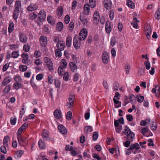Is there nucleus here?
<instances>
[{"instance_id":"nucleus-1","label":"nucleus","mask_w":160,"mask_h":160,"mask_svg":"<svg viewBox=\"0 0 160 160\" xmlns=\"http://www.w3.org/2000/svg\"><path fill=\"white\" fill-rule=\"evenodd\" d=\"M45 65L47 66L48 69L51 71H53V64L51 59L49 58L45 57L44 59Z\"/></svg>"},{"instance_id":"nucleus-2","label":"nucleus","mask_w":160,"mask_h":160,"mask_svg":"<svg viewBox=\"0 0 160 160\" xmlns=\"http://www.w3.org/2000/svg\"><path fill=\"white\" fill-rule=\"evenodd\" d=\"M88 31L87 30L83 28L80 31L78 38L80 40H85L88 35Z\"/></svg>"},{"instance_id":"nucleus-3","label":"nucleus","mask_w":160,"mask_h":160,"mask_svg":"<svg viewBox=\"0 0 160 160\" xmlns=\"http://www.w3.org/2000/svg\"><path fill=\"white\" fill-rule=\"evenodd\" d=\"M18 37L20 42L22 43H26L28 39V36L27 35L23 32H19Z\"/></svg>"},{"instance_id":"nucleus-4","label":"nucleus","mask_w":160,"mask_h":160,"mask_svg":"<svg viewBox=\"0 0 160 160\" xmlns=\"http://www.w3.org/2000/svg\"><path fill=\"white\" fill-rule=\"evenodd\" d=\"M129 148L131 151L134 150L133 152H132L134 154H136L139 152V149L140 148V147L138 144L137 143L131 144Z\"/></svg>"},{"instance_id":"nucleus-5","label":"nucleus","mask_w":160,"mask_h":160,"mask_svg":"<svg viewBox=\"0 0 160 160\" xmlns=\"http://www.w3.org/2000/svg\"><path fill=\"white\" fill-rule=\"evenodd\" d=\"M79 38L75 37L73 40V45L76 49H78L80 48L81 44V41Z\"/></svg>"},{"instance_id":"nucleus-6","label":"nucleus","mask_w":160,"mask_h":160,"mask_svg":"<svg viewBox=\"0 0 160 160\" xmlns=\"http://www.w3.org/2000/svg\"><path fill=\"white\" fill-rule=\"evenodd\" d=\"M69 102H67L66 104V106L68 108H71L73 106V102L74 100V96L73 95L71 96L69 98Z\"/></svg>"},{"instance_id":"nucleus-7","label":"nucleus","mask_w":160,"mask_h":160,"mask_svg":"<svg viewBox=\"0 0 160 160\" xmlns=\"http://www.w3.org/2000/svg\"><path fill=\"white\" fill-rule=\"evenodd\" d=\"M21 57L22 59V61L23 63L28 65L29 64V57L27 53H23L21 55Z\"/></svg>"},{"instance_id":"nucleus-8","label":"nucleus","mask_w":160,"mask_h":160,"mask_svg":"<svg viewBox=\"0 0 160 160\" xmlns=\"http://www.w3.org/2000/svg\"><path fill=\"white\" fill-rule=\"evenodd\" d=\"M102 60L105 64H107L109 61V57L107 52H104L102 56Z\"/></svg>"},{"instance_id":"nucleus-9","label":"nucleus","mask_w":160,"mask_h":160,"mask_svg":"<svg viewBox=\"0 0 160 160\" xmlns=\"http://www.w3.org/2000/svg\"><path fill=\"white\" fill-rule=\"evenodd\" d=\"M47 39L45 36L42 35L40 37L39 42L41 46L45 47L47 44Z\"/></svg>"},{"instance_id":"nucleus-10","label":"nucleus","mask_w":160,"mask_h":160,"mask_svg":"<svg viewBox=\"0 0 160 160\" xmlns=\"http://www.w3.org/2000/svg\"><path fill=\"white\" fill-rule=\"evenodd\" d=\"M46 14L43 10H41L38 14V18L40 21H43L46 18Z\"/></svg>"},{"instance_id":"nucleus-11","label":"nucleus","mask_w":160,"mask_h":160,"mask_svg":"<svg viewBox=\"0 0 160 160\" xmlns=\"http://www.w3.org/2000/svg\"><path fill=\"white\" fill-rule=\"evenodd\" d=\"M65 45L64 42L62 41H59L58 42L56 45V47L60 51H63L64 50Z\"/></svg>"},{"instance_id":"nucleus-12","label":"nucleus","mask_w":160,"mask_h":160,"mask_svg":"<svg viewBox=\"0 0 160 160\" xmlns=\"http://www.w3.org/2000/svg\"><path fill=\"white\" fill-rule=\"evenodd\" d=\"M99 13L96 11L95 12L93 15V22L95 24H97L99 22Z\"/></svg>"},{"instance_id":"nucleus-13","label":"nucleus","mask_w":160,"mask_h":160,"mask_svg":"<svg viewBox=\"0 0 160 160\" xmlns=\"http://www.w3.org/2000/svg\"><path fill=\"white\" fill-rule=\"evenodd\" d=\"M42 136L44 140H48L49 139V132L46 130H43L42 133Z\"/></svg>"},{"instance_id":"nucleus-14","label":"nucleus","mask_w":160,"mask_h":160,"mask_svg":"<svg viewBox=\"0 0 160 160\" xmlns=\"http://www.w3.org/2000/svg\"><path fill=\"white\" fill-rule=\"evenodd\" d=\"M53 114L55 118L58 119H60L62 116L61 110L58 109L55 110Z\"/></svg>"},{"instance_id":"nucleus-15","label":"nucleus","mask_w":160,"mask_h":160,"mask_svg":"<svg viewBox=\"0 0 160 160\" xmlns=\"http://www.w3.org/2000/svg\"><path fill=\"white\" fill-rule=\"evenodd\" d=\"M105 31L107 34H109L111 31L112 28L111 27V22L108 21L106 22L105 27Z\"/></svg>"},{"instance_id":"nucleus-16","label":"nucleus","mask_w":160,"mask_h":160,"mask_svg":"<svg viewBox=\"0 0 160 160\" xmlns=\"http://www.w3.org/2000/svg\"><path fill=\"white\" fill-rule=\"evenodd\" d=\"M152 93H155L156 96L159 97L160 96V87L158 86L155 87V88L152 89Z\"/></svg>"},{"instance_id":"nucleus-17","label":"nucleus","mask_w":160,"mask_h":160,"mask_svg":"<svg viewBox=\"0 0 160 160\" xmlns=\"http://www.w3.org/2000/svg\"><path fill=\"white\" fill-rule=\"evenodd\" d=\"M58 129L60 132L62 134H66L67 130L66 128L62 125H59L58 127Z\"/></svg>"},{"instance_id":"nucleus-18","label":"nucleus","mask_w":160,"mask_h":160,"mask_svg":"<svg viewBox=\"0 0 160 160\" xmlns=\"http://www.w3.org/2000/svg\"><path fill=\"white\" fill-rule=\"evenodd\" d=\"M38 6L36 4L32 3L28 7L27 9L28 11H32L37 10Z\"/></svg>"},{"instance_id":"nucleus-19","label":"nucleus","mask_w":160,"mask_h":160,"mask_svg":"<svg viewBox=\"0 0 160 160\" xmlns=\"http://www.w3.org/2000/svg\"><path fill=\"white\" fill-rule=\"evenodd\" d=\"M103 4L105 8L107 9H110L112 6V3L110 0H104Z\"/></svg>"},{"instance_id":"nucleus-20","label":"nucleus","mask_w":160,"mask_h":160,"mask_svg":"<svg viewBox=\"0 0 160 160\" xmlns=\"http://www.w3.org/2000/svg\"><path fill=\"white\" fill-rule=\"evenodd\" d=\"M19 144L24 146L27 144V143L25 141V139L22 136H19L17 138Z\"/></svg>"},{"instance_id":"nucleus-21","label":"nucleus","mask_w":160,"mask_h":160,"mask_svg":"<svg viewBox=\"0 0 160 160\" xmlns=\"http://www.w3.org/2000/svg\"><path fill=\"white\" fill-rule=\"evenodd\" d=\"M80 20L83 25L87 26L88 25L89 19L88 18H84L83 17H82L81 15L80 17Z\"/></svg>"},{"instance_id":"nucleus-22","label":"nucleus","mask_w":160,"mask_h":160,"mask_svg":"<svg viewBox=\"0 0 160 160\" xmlns=\"http://www.w3.org/2000/svg\"><path fill=\"white\" fill-rule=\"evenodd\" d=\"M63 13V9L62 6L59 7L57 9L56 14L58 17H61Z\"/></svg>"},{"instance_id":"nucleus-23","label":"nucleus","mask_w":160,"mask_h":160,"mask_svg":"<svg viewBox=\"0 0 160 160\" xmlns=\"http://www.w3.org/2000/svg\"><path fill=\"white\" fill-rule=\"evenodd\" d=\"M12 79L11 77L9 76L5 78L2 82V85L5 86L10 82L12 81Z\"/></svg>"},{"instance_id":"nucleus-24","label":"nucleus","mask_w":160,"mask_h":160,"mask_svg":"<svg viewBox=\"0 0 160 160\" xmlns=\"http://www.w3.org/2000/svg\"><path fill=\"white\" fill-rule=\"evenodd\" d=\"M22 85L19 82H15L13 85V88L16 90H17L22 88Z\"/></svg>"},{"instance_id":"nucleus-25","label":"nucleus","mask_w":160,"mask_h":160,"mask_svg":"<svg viewBox=\"0 0 160 160\" xmlns=\"http://www.w3.org/2000/svg\"><path fill=\"white\" fill-rule=\"evenodd\" d=\"M90 6L88 3L85 4L84 7V12L85 15H88L90 12Z\"/></svg>"},{"instance_id":"nucleus-26","label":"nucleus","mask_w":160,"mask_h":160,"mask_svg":"<svg viewBox=\"0 0 160 160\" xmlns=\"http://www.w3.org/2000/svg\"><path fill=\"white\" fill-rule=\"evenodd\" d=\"M126 136L127 139L131 142H132L135 139V134L133 132H131Z\"/></svg>"},{"instance_id":"nucleus-27","label":"nucleus","mask_w":160,"mask_h":160,"mask_svg":"<svg viewBox=\"0 0 160 160\" xmlns=\"http://www.w3.org/2000/svg\"><path fill=\"white\" fill-rule=\"evenodd\" d=\"M72 42V38L70 36H68L66 38V44L67 47H70Z\"/></svg>"},{"instance_id":"nucleus-28","label":"nucleus","mask_w":160,"mask_h":160,"mask_svg":"<svg viewBox=\"0 0 160 160\" xmlns=\"http://www.w3.org/2000/svg\"><path fill=\"white\" fill-rule=\"evenodd\" d=\"M38 145L40 149H43L45 148L46 145L44 142L42 140H40L38 142Z\"/></svg>"},{"instance_id":"nucleus-29","label":"nucleus","mask_w":160,"mask_h":160,"mask_svg":"<svg viewBox=\"0 0 160 160\" xmlns=\"http://www.w3.org/2000/svg\"><path fill=\"white\" fill-rule=\"evenodd\" d=\"M9 136H7L4 137L3 139V145L8 147L9 144Z\"/></svg>"},{"instance_id":"nucleus-30","label":"nucleus","mask_w":160,"mask_h":160,"mask_svg":"<svg viewBox=\"0 0 160 160\" xmlns=\"http://www.w3.org/2000/svg\"><path fill=\"white\" fill-rule=\"evenodd\" d=\"M63 24L62 22H60L57 23L56 26L57 30L60 31L63 29Z\"/></svg>"},{"instance_id":"nucleus-31","label":"nucleus","mask_w":160,"mask_h":160,"mask_svg":"<svg viewBox=\"0 0 160 160\" xmlns=\"http://www.w3.org/2000/svg\"><path fill=\"white\" fill-rule=\"evenodd\" d=\"M92 130L93 129L92 126H87L85 127L84 132L86 133H88L92 132Z\"/></svg>"},{"instance_id":"nucleus-32","label":"nucleus","mask_w":160,"mask_h":160,"mask_svg":"<svg viewBox=\"0 0 160 160\" xmlns=\"http://www.w3.org/2000/svg\"><path fill=\"white\" fill-rule=\"evenodd\" d=\"M69 64L70 68L72 71L74 72L75 70L77 69V66L73 62H70Z\"/></svg>"},{"instance_id":"nucleus-33","label":"nucleus","mask_w":160,"mask_h":160,"mask_svg":"<svg viewBox=\"0 0 160 160\" xmlns=\"http://www.w3.org/2000/svg\"><path fill=\"white\" fill-rule=\"evenodd\" d=\"M47 20L48 22L51 25H54L55 24V22L53 17L50 15L48 16L47 18Z\"/></svg>"},{"instance_id":"nucleus-34","label":"nucleus","mask_w":160,"mask_h":160,"mask_svg":"<svg viewBox=\"0 0 160 160\" xmlns=\"http://www.w3.org/2000/svg\"><path fill=\"white\" fill-rule=\"evenodd\" d=\"M127 4L128 7L131 9H133L135 8L134 3L130 0H127Z\"/></svg>"},{"instance_id":"nucleus-35","label":"nucleus","mask_w":160,"mask_h":160,"mask_svg":"<svg viewBox=\"0 0 160 160\" xmlns=\"http://www.w3.org/2000/svg\"><path fill=\"white\" fill-rule=\"evenodd\" d=\"M114 102L115 104V107L116 108H118L121 106V102H119L115 98H113Z\"/></svg>"},{"instance_id":"nucleus-36","label":"nucleus","mask_w":160,"mask_h":160,"mask_svg":"<svg viewBox=\"0 0 160 160\" xmlns=\"http://www.w3.org/2000/svg\"><path fill=\"white\" fill-rule=\"evenodd\" d=\"M19 56V52L16 50L12 52L11 54V57L15 59L18 58Z\"/></svg>"},{"instance_id":"nucleus-37","label":"nucleus","mask_w":160,"mask_h":160,"mask_svg":"<svg viewBox=\"0 0 160 160\" xmlns=\"http://www.w3.org/2000/svg\"><path fill=\"white\" fill-rule=\"evenodd\" d=\"M14 24L12 22H10L8 27V32L9 33H11L14 29Z\"/></svg>"},{"instance_id":"nucleus-38","label":"nucleus","mask_w":160,"mask_h":160,"mask_svg":"<svg viewBox=\"0 0 160 160\" xmlns=\"http://www.w3.org/2000/svg\"><path fill=\"white\" fill-rule=\"evenodd\" d=\"M132 132L131 131L130 128L127 126H125L124 128V130L122 132V133L125 135H127L129 133H131Z\"/></svg>"},{"instance_id":"nucleus-39","label":"nucleus","mask_w":160,"mask_h":160,"mask_svg":"<svg viewBox=\"0 0 160 160\" xmlns=\"http://www.w3.org/2000/svg\"><path fill=\"white\" fill-rule=\"evenodd\" d=\"M14 80L15 82L21 83L22 81V79L21 76L19 75H17L14 77Z\"/></svg>"},{"instance_id":"nucleus-40","label":"nucleus","mask_w":160,"mask_h":160,"mask_svg":"<svg viewBox=\"0 0 160 160\" xmlns=\"http://www.w3.org/2000/svg\"><path fill=\"white\" fill-rule=\"evenodd\" d=\"M19 10L14 9L13 14V19L16 20L17 22V19L18 18L19 15Z\"/></svg>"},{"instance_id":"nucleus-41","label":"nucleus","mask_w":160,"mask_h":160,"mask_svg":"<svg viewBox=\"0 0 160 160\" xmlns=\"http://www.w3.org/2000/svg\"><path fill=\"white\" fill-rule=\"evenodd\" d=\"M144 31L145 34H151L152 30L149 25H147L144 28Z\"/></svg>"},{"instance_id":"nucleus-42","label":"nucleus","mask_w":160,"mask_h":160,"mask_svg":"<svg viewBox=\"0 0 160 160\" xmlns=\"http://www.w3.org/2000/svg\"><path fill=\"white\" fill-rule=\"evenodd\" d=\"M133 19L134 21L132 23V25L134 28H137L138 26V22H139V21L137 20L136 18H135Z\"/></svg>"},{"instance_id":"nucleus-43","label":"nucleus","mask_w":160,"mask_h":160,"mask_svg":"<svg viewBox=\"0 0 160 160\" xmlns=\"http://www.w3.org/2000/svg\"><path fill=\"white\" fill-rule=\"evenodd\" d=\"M24 152V151L22 150H20L18 151H17L16 153L15 154V157L16 158H20L21 157L22 154H23Z\"/></svg>"},{"instance_id":"nucleus-44","label":"nucleus","mask_w":160,"mask_h":160,"mask_svg":"<svg viewBox=\"0 0 160 160\" xmlns=\"http://www.w3.org/2000/svg\"><path fill=\"white\" fill-rule=\"evenodd\" d=\"M15 8L14 9L20 11L21 8V3L20 2L18 1H16L15 2Z\"/></svg>"},{"instance_id":"nucleus-45","label":"nucleus","mask_w":160,"mask_h":160,"mask_svg":"<svg viewBox=\"0 0 160 160\" xmlns=\"http://www.w3.org/2000/svg\"><path fill=\"white\" fill-rule=\"evenodd\" d=\"M67 66V63L66 61L64 59H62L61 62L60 67L65 68Z\"/></svg>"},{"instance_id":"nucleus-46","label":"nucleus","mask_w":160,"mask_h":160,"mask_svg":"<svg viewBox=\"0 0 160 160\" xmlns=\"http://www.w3.org/2000/svg\"><path fill=\"white\" fill-rule=\"evenodd\" d=\"M137 101L139 103H141L144 100V97L143 96H141L140 94L138 95L137 96Z\"/></svg>"},{"instance_id":"nucleus-47","label":"nucleus","mask_w":160,"mask_h":160,"mask_svg":"<svg viewBox=\"0 0 160 160\" xmlns=\"http://www.w3.org/2000/svg\"><path fill=\"white\" fill-rule=\"evenodd\" d=\"M8 147H6V146L3 145L1 146L0 148V150L1 152L4 154H6L7 152L6 148Z\"/></svg>"},{"instance_id":"nucleus-48","label":"nucleus","mask_w":160,"mask_h":160,"mask_svg":"<svg viewBox=\"0 0 160 160\" xmlns=\"http://www.w3.org/2000/svg\"><path fill=\"white\" fill-rule=\"evenodd\" d=\"M89 4L90 7L93 8L95 7L96 5V1L95 0H89Z\"/></svg>"},{"instance_id":"nucleus-49","label":"nucleus","mask_w":160,"mask_h":160,"mask_svg":"<svg viewBox=\"0 0 160 160\" xmlns=\"http://www.w3.org/2000/svg\"><path fill=\"white\" fill-rule=\"evenodd\" d=\"M9 49L11 50H15L18 48V45L10 44L9 45Z\"/></svg>"},{"instance_id":"nucleus-50","label":"nucleus","mask_w":160,"mask_h":160,"mask_svg":"<svg viewBox=\"0 0 160 160\" xmlns=\"http://www.w3.org/2000/svg\"><path fill=\"white\" fill-rule=\"evenodd\" d=\"M156 18L157 19H160V8H158L155 13Z\"/></svg>"},{"instance_id":"nucleus-51","label":"nucleus","mask_w":160,"mask_h":160,"mask_svg":"<svg viewBox=\"0 0 160 160\" xmlns=\"http://www.w3.org/2000/svg\"><path fill=\"white\" fill-rule=\"evenodd\" d=\"M37 15L34 12H31L29 15V18L31 20L35 19L37 17Z\"/></svg>"},{"instance_id":"nucleus-52","label":"nucleus","mask_w":160,"mask_h":160,"mask_svg":"<svg viewBox=\"0 0 160 160\" xmlns=\"http://www.w3.org/2000/svg\"><path fill=\"white\" fill-rule=\"evenodd\" d=\"M72 112L71 111H69L67 112L66 115V118L67 119L70 120L72 119Z\"/></svg>"},{"instance_id":"nucleus-53","label":"nucleus","mask_w":160,"mask_h":160,"mask_svg":"<svg viewBox=\"0 0 160 160\" xmlns=\"http://www.w3.org/2000/svg\"><path fill=\"white\" fill-rule=\"evenodd\" d=\"M27 67L25 65H21L19 66L20 70L22 72L26 71L27 69Z\"/></svg>"},{"instance_id":"nucleus-54","label":"nucleus","mask_w":160,"mask_h":160,"mask_svg":"<svg viewBox=\"0 0 160 160\" xmlns=\"http://www.w3.org/2000/svg\"><path fill=\"white\" fill-rule=\"evenodd\" d=\"M65 68L59 67L58 69V72L59 75L62 76L63 74Z\"/></svg>"},{"instance_id":"nucleus-55","label":"nucleus","mask_w":160,"mask_h":160,"mask_svg":"<svg viewBox=\"0 0 160 160\" xmlns=\"http://www.w3.org/2000/svg\"><path fill=\"white\" fill-rule=\"evenodd\" d=\"M60 82L58 79H55L54 81V85L57 88H59L61 85Z\"/></svg>"},{"instance_id":"nucleus-56","label":"nucleus","mask_w":160,"mask_h":160,"mask_svg":"<svg viewBox=\"0 0 160 160\" xmlns=\"http://www.w3.org/2000/svg\"><path fill=\"white\" fill-rule=\"evenodd\" d=\"M144 64L147 69L149 70L150 69L151 67L150 63L148 61H145L144 62Z\"/></svg>"},{"instance_id":"nucleus-57","label":"nucleus","mask_w":160,"mask_h":160,"mask_svg":"<svg viewBox=\"0 0 160 160\" xmlns=\"http://www.w3.org/2000/svg\"><path fill=\"white\" fill-rule=\"evenodd\" d=\"M30 49V47L28 45L25 44L23 46V50L26 52H28Z\"/></svg>"},{"instance_id":"nucleus-58","label":"nucleus","mask_w":160,"mask_h":160,"mask_svg":"<svg viewBox=\"0 0 160 160\" xmlns=\"http://www.w3.org/2000/svg\"><path fill=\"white\" fill-rule=\"evenodd\" d=\"M11 89V86L8 85L6 86L3 90V92L4 93L7 94L8 93Z\"/></svg>"},{"instance_id":"nucleus-59","label":"nucleus","mask_w":160,"mask_h":160,"mask_svg":"<svg viewBox=\"0 0 160 160\" xmlns=\"http://www.w3.org/2000/svg\"><path fill=\"white\" fill-rule=\"evenodd\" d=\"M69 78V73L68 72H66L63 75V79L64 81H67L68 80Z\"/></svg>"},{"instance_id":"nucleus-60","label":"nucleus","mask_w":160,"mask_h":160,"mask_svg":"<svg viewBox=\"0 0 160 160\" xmlns=\"http://www.w3.org/2000/svg\"><path fill=\"white\" fill-rule=\"evenodd\" d=\"M114 10L113 9L110 11L109 17L111 20H112L114 18Z\"/></svg>"},{"instance_id":"nucleus-61","label":"nucleus","mask_w":160,"mask_h":160,"mask_svg":"<svg viewBox=\"0 0 160 160\" xmlns=\"http://www.w3.org/2000/svg\"><path fill=\"white\" fill-rule=\"evenodd\" d=\"M28 124L27 122H25L19 128L23 131L28 126Z\"/></svg>"},{"instance_id":"nucleus-62","label":"nucleus","mask_w":160,"mask_h":160,"mask_svg":"<svg viewBox=\"0 0 160 160\" xmlns=\"http://www.w3.org/2000/svg\"><path fill=\"white\" fill-rule=\"evenodd\" d=\"M148 130H149L148 128H143L142 129L141 132L144 136H145V134L148 132Z\"/></svg>"},{"instance_id":"nucleus-63","label":"nucleus","mask_w":160,"mask_h":160,"mask_svg":"<svg viewBox=\"0 0 160 160\" xmlns=\"http://www.w3.org/2000/svg\"><path fill=\"white\" fill-rule=\"evenodd\" d=\"M70 18L68 15H66L64 17V22L66 24H68L70 21Z\"/></svg>"},{"instance_id":"nucleus-64","label":"nucleus","mask_w":160,"mask_h":160,"mask_svg":"<svg viewBox=\"0 0 160 160\" xmlns=\"http://www.w3.org/2000/svg\"><path fill=\"white\" fill-rule=\"evenodd\" d=\"M17 121L16 118L12 117L10 118V123L12 125H14L16 124Z\"/></svg>"}]
</instances>
